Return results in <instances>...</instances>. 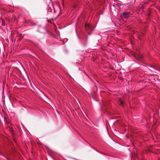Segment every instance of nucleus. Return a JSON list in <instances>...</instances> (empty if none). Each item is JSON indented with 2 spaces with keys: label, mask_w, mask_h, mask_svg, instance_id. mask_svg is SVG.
<instances>
[{
  "label": "nucleus",
  "mask_w": 160,
  "mask_h": 160,
  "mask_svg": "<svg viewBox=\"0 0 160 160\" xmlns=\"http://www.w3.org/2000/svg\"><path fill=\"white\" fill-rule=\"evenodd\" d=\"M130 16V13L129 12H124L123 13V17L126 19L129 18Z\"/></svg>",
  "instance_id": "obj_1"
},
{
  "label": "nucleus",
  "mask_w": 160,
  "mask_h": 160,
  "mask_svg": "<svg viewBox=\"0 0 160 160\" xmlns=\"http://www.w3.org/2000/svg\"><path fill=\"white\" fill-rule=\"evenodd\" d=\"M119 102H120L119 104L120 105L122 106L123 105L124 102L122 100H120L119 101Z\"/></svg>",
  "instance_id": "obj_2"
},
{
  "label": "nucleus",
  "mask_w": 160,
  "mask_h": 160,
  "mask_svg": "<svg viewBox=\"0 0 160 160\" xmlns=\"http://www.w3.org/2000/svg\"><path fill=\"white\" fill-rule=\"evenodd\" d=\"M85 27L86 28H87V27H88V28H90L91 26L89 24H85Z\"/></svg>",
  "instance_id": "obj_3"
},
{
  "label": "nucleus",
  "mask_w": 160,
  "mask_h": 160,
  "mask_svg": "<svg viewBox=\"0 0 160 160\" xmlns=\"http://www.w3.org/2000/svg\"><path fill=\"white\" fill-rule=\"evenodd\" d=\"M22 34H21V33H20V34H19V36H20V37H21V36H22Z\"/></svg>",
  "instance_id": "obj_4"
},
{
  "label": "nucleus",
  "mask_w": 160,
  "mask_h": 160,
  "mask_svg": "<svg viewBox=\"0 0 160 160\" xmlns=\"http://www.w3.org/2000/svg\"><path fill=\"white\" fill-rule=\"evenodd\" d=\"M151 68H153L152 67H151Z\"/></svg>",
  "instance_id": "obj_5"
}]
</instances>
